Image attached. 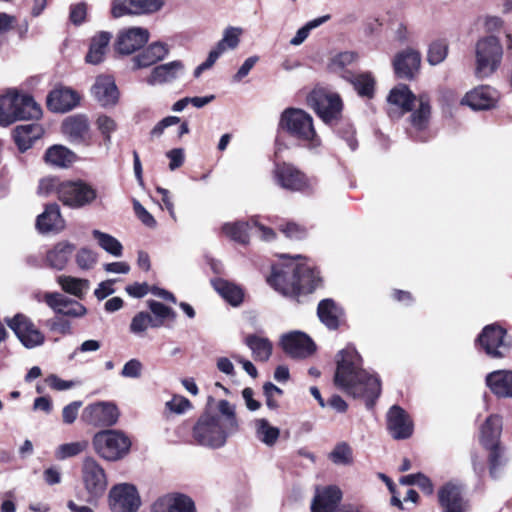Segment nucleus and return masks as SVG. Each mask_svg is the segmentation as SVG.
I'll list each match as a JSON object with an SVG mask.
<instances>
[{
	"mask_svg": "<svg viewBox=\"0 0 512 512\" xmlns=\"http://www.w3.org/2000/svg\"><path fill=\"white\" fill-rule=\"evenodd\" d=\"M335 385L353 398L361 399L371 409L381 394V382L376 374L362 368V357L348 345L336 355Z\"/></svg>",
	"mask_w": 512,
	"mask_h": 512,
	"instance_id": "nucleus-1",
	"label": "nucleus"
},
{
	"mask_svg": "<svg viewBox=\"0 0 512 512\" xmlns=\"http://www.w3.org/2000/svg\"><path fill=\"white\" fill-rule=\"evenodd\" d=\"M268 283L283 295L312 293L321 284L319 272L311 261L296 255L289 263L273 267Z\"/></svg>",
	"mask_w": 512,
	"mask_h": 512,
	"instance_id": "nucleus-2",
	"label": "nucleus"
},
{
	"mask_svg": "<svg viewBox=\"0 0 512 512\" xmlns=\"http://www.w3.org/2000/svg\"><path fill=\"white\" fill-rule=\"evenodd\" d=\"M279 127L309 149H315L321 145L311 115L302 109H285L281 114Z\"/></svg>",
	"mask_w": 512,
	"mask_h": 512,
	"instance_id": "nucleus-3",
	"label": "nucleus"
},
{
	"mask_svg": "<svg viewBox=\"0 0 512 512\" xmlns=\"http://www.w3.org/2000/svg\"><path fill=\"white\" fill-rule=\"evenodd\" d=\"M502 58L503 47L496 36L479 38L475 44V77L486 79L493 75L500 67Z\"/></svg>",
	"mask_w": 512,
	"mask_h": 512,
	"instance_id": "nucleus-4",
	"label": "nucleus"
},
{
	"mask_svg": "<svg viewBox=\"0 0 512 512\" xmlns=\"http://www.w3.org/2000/svg\"><path fill=\"white\" fill-rule=\"evenodd\" d=\"M234 434L224 427L218 417L210 413L201 415L192 429L194 441L200 446L211 449L223 447L227 439Z\"/></svg>",
	"mask_w": 512,
	"mask_h": 512,
	"instance_id": "nucleus-5",
	"label": "nucleus"
},
{
	"mask_svg": "<svg viewBox=\"0 0 512 512\" xmlns=\"http://www.w3.org/2000/svg\"><path fill=\"white\" fill-rule=\"evenodd\" d=\"M131 444L130 438L124 432L115 429L99 431L92 439L95 452L101 458L110 462L126 457Z\"/></svg>",
	"mask_w": 512,
	"mask_h": 512,
	"instance_id": "nucleus-6",
	"label": "nucleus"
},
{
	"mask_svg": "<svg viewBox=\"0 0 512 512\" xmlns=\"http://www.w3.org/2000/svg\"><path fill=\"white\" fill-rule=\"evenodd\" d=\"M81 479L89 502L97 501L104 495L108 486L107 475L104 468L91 456L82 461Z\"/></svg>",
	"mask_w": 512,
	"mask_h": 512,
	"instance_id": "nucleus-7",
	"label": "nucleus"
},
{
	"mask_svg": "<svg viewBox=\"0 0 512 512\" xmlns=\"http://www.w3.org/2000/svg\"><path fill=\"white\" fill-rule=\"evenodd\" d=\"M478 347L491 358H503L511 347L506 330L494 323L485 326L476 339Z\"/></svg>",
	"mask_w": 512,
	"mask_h": 512,
	"instance_id": "nucleus-8",
	"label": "nucleus"
},
{
	"mask_svg": "<svg viewBox=\"0 0 512 512\" xmlns=\"http://www.w3.org/2000/svg\"><path fill=\"white\" fill-rule=\"evenodd\" d=\"M308 102L325 123H332L341 115L342 100L336 93L322 88L314 89L308 96Z\"/></svg>",
	"mask_w": 512,
	"mask_h": 512,
	"instance_id": "nucleus-9",
	"label": "nucleus"
},
{
	"mask_svg": "<svg viewBox=\"0 0 512 512\" xmlns=\"http://www.w3.org/2000/svg\"><path fill=\"white\" fill-rule=\"evenodd\" d=\"M96 197V190L83 181H63L59 188V200L71 208L89 205Z\"/></svg>",
	"mask_w": 512,
	"mask_h": 512,
	"instance_id": "nucleus-10",
	"label": "nucleus"
},
{
	"mask_svg": "<svg viewBox=\"0 0 512 512\" xmlns=\"http://www.w3.org/2000/svg\"><path fill=\"white\" fill-rule=\"evenodd\" d=\"M273 176L281 188L289 191H309L315 185L313 179L308 178L295 166L285 162L275 165Z\"/></svg>",
	"mask_w": 512,
	"mask_h": 512,
	"instance_id": "nucleus-11",
	"label": "nucleus"
},
{
	"mask_svg": "<svg viewBox=\"0 0 512 512\" xmlns=\"http://www.w3.org/2000/svg\"><path fill=\"white\" fill-rule=\"evenodd\" d=\"M108 505L111 512H137L141 499L134 485L119 483L110 489Z\"/></svg>",
	"mask_w": 512,
	"mask_h": 512,
	"instance_id": "nucleus-12",
	"label": "nucleus"
},
{
	"mask_svg": "<svg viewBox=\"0 0 512 512\" xmlns=\"http://www.w3.org/2000/svg\"><path fill=\"white\" fill-rule=\"evenodd\" d=\"M119 415L113 402L99 401L87 405L82 411L81 419L95 427H110L117 423Z\"/></svg>",
	"mask_w": 512,
	"mask_h": 512,
	"instance_id": "nucleus-13",
	"label": "nucleus"
},
{
	"mask_svg": "<svg viewBox=\"0 0 512 512\" xmlns=\"http://www.w3.org/2000/svg\"><path fill=\"white\" fill-rule=\"evenodd\" d=\"M6 322L25 348L33 349L44 343V334L27 316L16 314L13 318H7Z\"/></svg>",
	"mask_w": 512,
	"mask_h": 512,
	"instance_id": "nucleus-14",
	"label": "nucleus"
},
{
	"mask_svg": "<svg viewBox=\"0 0 512 512\" xmlns=\"http://www.w3.org/2000/svg\"><path fill=\"white\" fill-rule=\"evenodd\" d=\"M164 0H112L111 15L114 18L139 16L160 11Z\"/></svg>",
	"mask_w": 512,
	"mask_h": 512,
	"instance_id": "nucleus-15",
	"label": "nucleus"
},
{
	"mask_svg": "<svg viewBox=\"0 0 512 512\" xmlns=\"http://www.w3.org/2000/svg\"><path fill=\"white\" fill-rule=\"evenodd\" d=\"M418 108L410 116V136L419 142H426L430 139L427 132L431 117L430 98L427 94H420L417 98Z\"/></svg>",
	"mask_w": 512,
	"mask_h": 512,
	"instance_id": "nucleus-16",
	"label": "nucleus"
},
{
	"mask_svg": "<svg viewBox=\"0 0 512 512\" xmlns=\"http://www.w3.org/2000/svg\"><path fill=\"white\" fill-rule=\"evenodd\" d=\"M387 430L395 440H404L412 436L414 425L409 414L400 406L393 405L386 414Z\"/></svg>",
	"mask_w": 512,
	"mask_h": 512,
	"instance_id": "nucleus-17",
	"label": "nucleus"
},
{
	"mask_svg": "<svg viewBox=\"0 0 512 512\" xmlns=\"http://www.w3.org/2000/svg\"><path fill=\"white\" fill-rule=\"evenodd\" d=\"M280 344L292 358H306L315 351V344L309 336L299 331L284 334Z\"/></svg>",
	"mask_w": 512,
	"mask_h": 512,
	"instance_id": "nucleus-18",
	"label": "nucleus"
},
{
	"mask_svg": "<svg viewBox=\"0 0 512 512\" xmlns=\"http://www.w3.org/2000/svg\"><path fill=\"white\" fill-rule=\"evenodd\" d=\"M149 31L142 27H131L118 33L116 50L129 55L142 48L149 40Z\"/></svg>",
	"mask_w": 512,
	"mask_h": 512,
	"instance_id": "nucleus-19",
	"label": "nucleus"
},
{
	"mask_svg": "<svg viewBox=\"0 0 512 512\" xmlns=\"http://www.w3.org/2000/svg\"><path fill=\"white\" fill-rule=\"evenodd\" d=\"M44 301L56 314L62 316L81 318L87 313L81 303L58 292L45 293Z\"/></svg>",
	"mask_w": 512,
	"mask_h": 512,
	"instance_id": "nucleus-20",
	"label": "nucleus"
},
{
	"mask_svg": "<svg viewBox=\"0 0 512 512\" xmlns=\"http://www.w3.org/2000/svg\"><path fill=\"white\" fill-rule=\"evenodd\" d=\"M498 101V92L489 85H479L468 91L461 100L473 110H488Z\"/></svg>",
	"mask_w": 512,
	"mask_h": 512,
	"instance_id": "nucleus-21",
	"label": "nucleus"
},
{
	"mask_svg": "<svg viewBox=\"0 0 512 512\" xmlns=\"http://www.w3.org/2000/svg\"><path fill=\"white\" fill-rule=\"evenodd\" d=\"M151 512H196V509L189 496L172 493L159 497L152 504Z\"/></svg>",
	"mask_w": 512,
	"mask_h": 512,
	"instance_id": "nucleus-22",
	"label": "nucleus"
},
{
	"mask_svg": "<svg viewBox=\"0 0 512 512\" xmlns=\"http://www.w3.org/2000/svg\"><path fill=\"white\" fill-rule=\"evenodd\" d=\"M420 64L421 55L412 48H406L397 53L393 59L395 74L402 79H412L418 72Z\"/></svg>",
	"mask_w": 512,
	"mask_h": 512,
	"instance_id": "nucleus-23",
	"label": "nucleus"
},
{
	"mask_svg": "<svg viewBox=\"0 0 512 512\" xmlns=\"http://www.w3.org/2000/svg\"><path fill=\"white\" fill-rule=\"evenodd\" d=\"M342 491L338 486L330 485L317 488L311 504L312 512H335L339 508Z\"/></svg>",
	"mask_w": 512,
	"mask_h": 512,
	"instance_id": "nucleus-24",
	"label": "nucleus"
},
{
	"mask_svg": "<svg viewBox=\"0 0 512 512\" xmlns=\"http://www.w3.org/2000/svg\"><path fill=\"white\" fill-rule=\"evenodd\" d=\"M80 102V95L67 87H58L47 96V106L53 112H68Z\"/></svg>",
	"mask_w": 512,
	"mask_h": 512,
	"instance_id": "nucleus-25",
	"label": "nucleus"
},
{
	"mask_svg": "<svg viewBox=\"0 0 512 512\" xmlns=\"http://www.w3.org/2000/svg\"><path fill=\"white\" fill-rule=\"evenodd\" d=\"M64 228L65 220L56 203L46 205L44 211L36 219V229L41 234L59 233Z\"/></svg>",
	"mask_w": 512,
	"mask_h": 512,
	"instance_id": "nucleus-26",
	"label": "nucleus"
},
{
	"mask_svg": "<svg viewBox=\"0 0 512 512\" xmlns=\"http://www.w3.org/2000/svg\"><path fill=\"white\" fill-rule=\"evenodd\" d=\"M184 70V64L179 60L161 64L152 69L146 82L151 86L172 83L184 74Z\"/></svg>",
	"mask_w": 512,
	"mask_h": 512,
	"instance_id": "nucleus-27",
	"label": "nucleus"
},
{
	"mask_svg": "<svg viewBox=\"0 0 512 512\" xmlns=\"http://www.w3.org/2000/svg\"><path fill=\"white\" fill-rule=\"evenodd\" d=\"M91 91L94 98L103 107L115 105L119 98L115 81L110 76H99L92 86Z\"/></svg>",
	"mask_w": 512,
	"mask_h": 512,
	"instance_id": "nucleus-28",
	"label": "nucleus"
},
{
	"mask_svg": "<svg viewBox=\"0 0 512 512\" xmlns=\"http://www.w3.org/2000/svg\"><path fill=\"white\" fill-rule=\"evenodd\" d=\"M438 498L444 512H465L467 510L461 489L455 484H445L439 490Z\"/></svg>",
	"mask_w": 512,
	"mask_h": 512,
	"instance_id": "nucleus-29",
	"label": "nucleus"
},
{
	"mask_svg": "<svg viewBox=\"0 0 512 512\" xmlns=\"http://www.w3.org/2000/svg\"><path fill=\"white\" fill-rule=\"evenodd\" d=\"M63 133L71 142L84 143L89 138V122L84 115L70 116L62 124Z\"/></svg>",
	"mask_w": 512,
	"mask_h": 512,
	"instance_id": "nucleus-30",
	"label": "nucleus"
},
{
	"mask_svg": "<svg viewBox=\"0 0 512 512\" xmlns=\"http://www.w3.org/2000/svg\"><path fill=\"white\" fill-rule=\"evenodd\" d=\"M169 53V48L165 43L154 42L147 46L142 52L136 55L132 61L135 69L149 67L163 60Z\"/></svg>",
	"mask_w": 512,
	"mask_h": 512,
	"instance_id": "nucleus-31",
	"label": "nucleus"
},
{
	"mask_svg": "<svg viewBox=\"0 0 512 512\" xmlns=\"http://www.w3.org/2000/svg\"><path fill=\"white\" fill-rule=\"evenodd\" d=\"M317 315L321 323H323L328 329L336 330L340 326V321L344 312L333 299L327 298L319 302Z\"/></svg>",
	"mask_w": 512,
	"mask_h": 512,
	"instance_id": "nucleus-32",
	"label": "nucleus"
},
{
	"mask_svg": "<svg viewBox=\"0 0 512 512\" xmlns=\"http://www.w3.org/2000/svg\"><path fill=\"white\" fill-rule=\"evenodd\" d=\"M486 384L497 397H512V371H493L486 376Z\"/></svg>",
	"mask_w": 512,
	"mask_h": 512,
	"instance_id": "nucleus-33",
	"label": "nucleus"
},
{
	"mask_svg": "<svg viewBox=\"0 0 512 512\" xmlns=\"http://www.w3.org/2000/svg\"><path fill=\"white\" fill-rule=\"evenodd\" d=\"M43 134L42 127L37 123H28L17 126L13 131V138L19 150L24 152L33 142Z\"/></svg>",
	"mask_w": 512,
	"mask_h": 512,
	"instance_id": "nucleus-34",
	"label": "nucleus"
},
{
	"mask_svg": "<svg viewBox=\"0 0 512 512\" xmlns=\"http://www.w3.org/2000/svg\"><path fill=\"white\" fill-rule=\"evenodd\" d=\"M502 432V420L498 415L489 416L481 427L480 441L486 449L501 447L499 438Z\"/></svg>",
	"mask_w": 512,
	"mask_h": 512,
	"instance_id": "nucleus-35",
	"label": "nucleus"
},
{
	"mask_svg": "<svg viewBox=\"0 0 512 512\" xmlns=\"http://www.w3.org/2000/svg\"><path fill=\"white\" fill-rule=\"evenodd\" d=\"M341 77L348 81L361 97L372 98L375 89V79L369 72L352 73L343 71Z\"/></svg>",
	"mask_w": 512,
	"mask_h": 512,
	"instance_id": "nucleus-36",
	"label": "nucleus"
},
{
	"mask_svg": "<svg viewBox=\"0 0 512 512\" xmlns=\"http://www.w3.org/2000/svg\"><path fill=\"white\" fill-rule=\"evenodd\" d=\"M75 250V245L68 241L58 242L46 254L48 265L56 270H62L67 265L70 257Z\"/></svg>",
	"mask_w": 512,
	"mask_h": 512,
	"instance_id": "nucleus-37",
	"label": "nucleus"
},
{
	"mask_svg": "<svg viewBox=\"0 0 512 512\" xmlns=\"http://www.w3.org/2000/svg\"><path fill=\"white\" fill-rule=\"evenodd\" d=\"M211 284L219 295L232 306H239L242 303L244 293L240 286L222 278L212 279Z\"/></svg>",
	"mask_w": 512,
	"mask_h": 512,
	"instance_id": "nucleus-38",
	"label": "nucleus"
},
{
	"mask_svg": "<svg viewBox=\"0 0 512 512\" xmlns=\"http://www.w3.org/2000/svg\"><path fill=\"white\" fill-rule=\"evenodd\" d=\"M416 99V96L405 84H399L395 86L390 91L387 98L388 102L399 107L402 113L411 111Z\"/></svg>",
	"mask_w": 512,
	"mask_h": 512,
	"instance_id": "nucleus-39",
	"label": "nucleus"
},
{
	"mask_svg": "<svg viewBox=\"0 0 512 512\" xmlns=\"http://www.w3.org/2000/svg\"><path fill=\"white\" fill-rule=\"evenodd\" d=\"M77 159L76 154L62 145H54L45 153L47 163L57 167H68Z\"/></svg>",
	"mask_w": 512,
	"mask_h": 512,
	"instance_id": "nucleus-40",
	"label": "nucleus"
},
{
	"mask_svg": "<svg viewBox=\"0 0 512 512\" xmlns=\"http://www.w3.org/2000/svg\"><path fill=\"white\" fill-rule=\"evenodd\" d=\"M242 33L243 30L240 27H227L223 31L221 40L218 41L216 46L210 52L216 54V58H219L225 51L234 50L239 45Z\"/></svg>",
	"mask_w": 512,
	"mask_h": 512,
	"instance_id": "nucleus-41",
	"label": "nucleus"
},
{
	"mask_svg": "<svg viewBox=\"0 0 512 512\" xmlns=\"http://www.w3.org/2000/svg\"><path fill=\"white\" fill-rule=\"evenodd\" d=\"M20 94L8 92L0 96V125L8 126L15 122L16 109Z\"/></svg>",
	"mask_w": 512,
	"mask_h": 512,
	"instance_id": "nucleus-42",
	"label": "nucleus"
},
{
	"mask_svg": "<svg viewBox=\"0 0 512 512\" xmlns=\"http://www.w3.org/2000/svg\"><path fill=\"white\" fill-rule=\"evenodd\" d=\"M245 344L252 351L256 361L266 362L272 354V343L269 339L257 335H248L245 338Z\"/></svg>",
	"mask_w": 512,
	"mask_h": 512,
	"instance_id": "nucleus-43",
	"label": "nucleus"
},
{
	"mask_svg": "<svg viewBox=\"0 0 512 512\" xmlns=\"http://www.w3.org/2000/svg\"><path fill=\"white\" fill-rule=\"evenodd\" d=\"M41 114V107L34 101L31 96L20 94L16 109L15 121L38 119L40 118Z\"/></svg>",
	"mask_w": 512,
	"mask_h": 512,
	"instance_id": "nucleus-44",
	"label": "nucleus"
},
{
	"mask_svg": "<svg viewBox=\"0 0 512 512\" xmlns=\"http://www.w3.org/2000/svg\"><path fill=\"white\" fill-rule=\"evenodd\" d=\"M111 34L100 32L91 40L89 51L86 55V61L90 64H98L103 60L107 46L110 42Z\"/></svg>",
	"mask_w": 512,
	"mask_h": 512,
	"instance_id": "nucleus-45",
	"label": "nucleus"
},
{
	"mask_svg": "<svg viewBox=\"0 0 512 512\" xmlns=\"http://www.w3.org/2000/svg\"><path fill=\"white\" fill-rule=\"evenodd\" d=\"M254 427L256 437L267 446H273L280 436V430L270 425L265 418L256 419Z\"/></svg>",
	"mask_w": 512,
	"mask_h": 512,
	"instance_id": "nucleus-46",
	"label": "nucleus"
},
{
	"mask_svg": "<svg viewBox=\"0 0 512 512\" xmlns=\"http://www.w3.org/2000/svg\"><path fill=\"white\" fill-rule=\"evenodd\" d=\"M217 409L219 414H213V416L218 417L227 430L237 433L239 424L236 417L235 406L227 400H220L217 404Z\"/></svg>",
	"mask_w": 512,
	"mask_h": 512,
	"instance_id": "nucleus-47",
	"label": "nucleus"
},
{
	"mask_svg": "<svg viewBox=\"0 0 512 512\" xmlns=\"http://www.w3.org/2000/svg\"><path fill=\"white\" fill-rule=\"evenodd\" d=\"M489 450V474L493 479H499L508 463V458L503 447H496Z\"/></svg>",
	"mask_w": 512,
	"mask_h": 512,
	"instance_id": "nucleus-48",
	"label": "nucleus"
},
{
	"mask_svg": "<svg viewBox=\"0 0 512 512\" xmlns=\"http://www.w3.org/2000/svg\"><path fill=\"white\" fill-rule=\"evenodd\" d=\"M57 282L65 292L78 298H82L85 291L89 288V281L87 279L72 276L61 275L57 278Z\"/></svg>",
	"mask_w": 512,
	"mask_h": 512,
	"instance_id": "nucleus-49",
	"label": "nucleus"
},
{
	"mask_svg": "<svg viewBox=\"0 0 512 512\" xmlns=\"http://www.w3.org/2000/svg\"><path fill=\"white\" fill-rule=\"evenodd\" d=\"M93 238L97 241L98 245L105 250L107 253L120 257L122 255L123 246L122 244L112 235L94 229L92 231Z\"/></svg>",
	"mask_w": 512,
	"mask_h": 512,
	"instance_id": "nucleus-50",
	"label": "nucleus"
},
{
	"mask_svg": "<svg viewBox=\"0 0 512 512\" xmlns=\"http://www.w3.org/2000/svg\"><path fill=\"white\" fill-rule=\"evenodd\" d=\"M250 222L225 223L222 232L230 239L241 244H247L249 240L248 230L252 227Z\"/></svg>",
	"mask_w": 512,
	"mask_h": 512,
	"instance_id": "nucleus-51",
	"label": "nucleus"
},
{
	"mask_svg": "<svg viewBox=\"0 0 512 512\" xmlns=\"http://www.w3.org/2000/svg\"><path fill=\"white\" fill-rule=\"evenodd\" d=\"M328 458L335 465L349 466L353 463V450L347 442L341 441L334 446Z\"/></svg>",
	"mask_w": 512,
	"mask_h": 512,
	"instance_id": "nucleus-52",
	"label": "nucleus"
},
{
	"mask_svg": "<svg viewBox=\"0 0 512 512\" xmlns=\"http://www.w3.org/2000/svg\"><path fill=\"white\" fill-rule=\"evenodd\" d=\"M148 307L155 316L153 318V328H159L163 326L165 320L167 319L174 321L176 318L175 311L161 302L150 300L148 302Z\"/></svg>",
	"mask_w": 512,
	"mask_h": 512,
	"instance_id": "nucleus-53",
	"label": "nucleus"
},
{
	"mask_svg": "<svg viewBox=\"0 0 512 512\" xmlns=\"http://www.w3.org/2000/svg\"><path fill=\"white\" fill-rule=\"evenodd\" d=\"M87 446L88 442L85 440L61 444L55 450V457L58 460H65L77 456L85 451Z\"/></svg>",
	"mask_w": 512,
	"mask_h": 512,
	"instance_id": "nucleus-54",
	"label": "nucleus"
},
{
	"mask_svg": "<svg viewBox=\"0 0 512 512\" xmlns=\"http://www.w3.org/2000/svg\"><path fill=\"white\" fill-rule=\"evenodd\" d=\"M153 317L145 311L138 312L131 320L130 332L137 336H143L149 327L153 328Z\"/></svg>",
	"mask_w": 512,
	"mask_h": 512,
	"instance_id": "nucleus-55",
	"label": "nucleus"
},
{
	"mask_svg": "<svg viewBox=\"0 0 512 512\" xmlns=\"http://www.w3.org/2000/svg\"><path fill=\"white\" fill-rule=\"evenodd\" d=\"M330 19V15H324L307 22L303 27L298 29L295 36L290 40V44L293 46H299L309 36L311 30L319 27Z\"/></svg>",
	"mask_w": 512,
	"mask_h": 512,
	"instance_id": "nucleus-56",
	"label": "nucleus"
},
{
	"mask_svg": "<svg viewBox=\"0 0 512 512\" xmlns=\"http://www.w3.org/2000/svg\"><path fill=\"white\" fill-rule=\"evenodd\" d=\"M448 54V44L443 40H437L430 44L427 60L431 65L443 62Z\"/></svg>",
	"mask_w": 512,
	"mask_h": 512,
	"instance_id": "nucleus-57",
	"label": "nucleus"
},
{
	"mask_svg": "<svg viewBox=\"0 0 512 512\" xmlns=\"http://www.w3.org/2000/svg\"><path fill=\"white\" fill-rule=\"evenodd\" d=\"M192 408V403L182 395H173V397L165 403V412L176 415L185 414Z\"/></svg>",
	"mask_w": 512,
	"mask_h": 512,
	"instance_id": "nucleus-58",
	"label": "nucleus"
},
{
	"mask_svg": "<svg viewBox=\"0 0 512 512\" xmlns=\"http://www.w3.org/2000/svg\"><path fill=\"white\" fill-rule=\"evenodd\" d=\"M97 253L86 247L81 248L75 256L78 267L82 270H90L97 263Z\"/></svg>",
	"mask_w": 512,
	"mask_h": 512,
	"instance_id": "nucleus-59",
	"label": "nucleus"
},
{
	"mask_svg": "<svg viewBox=\"0 0 512 512\" xmlns=\"http://www.w3.org/2000/svg\"><path fill=\"white\" fill-rule=\"evenodd\" d=\"M62 184L63 182L56 177H45L39 182L38 193L42 196H48L55 193L59 198V188Z\"/></svg>",
	"mask_w": 512,
	"mask_h": 512,
	"instance_id": "nucleus-60",
	"label": "nucleus"
},
{
	"mask_svg": "<svg viewBox=\"0 0 512 512\" xmlns=\"http://www.w3.org/2000/svg\"><path fill=\"white\" fill-rule=\"evenodd\" d=\"M263 392L266 397L267 407L271 410L277 409L279 405L276 400V396H281L283 394L282 389H280L271 382H266L263 385Z\"/></svg>",
	"mask_w": 512,
	"mask_h": 512,
	"instance_id": "nucleus-61",
	"label": "nucleus"
},
{
	"mask_svg": "<svg viewBox=\"0 0 512 512\" xmlns=\"http://www.w3.org/2000/svg\"><path fill=\"white\" fill-rule=\"evenodd\" d=\"M96 124L104 137L105 143L109 144L111 141V134L116 129L115 121L106 115H102L98 117Z\"/></svg>",
	"mask_w": 512,
	"mask_h": 512,
	"instance_id": "nucleus-62",
	"label": "nucleus"
},
{
	"mask_svg": "<svg viewBox=\"0 0 512 512\" xmlns=\"http://www.w3.org/2000/svg\"><path fill=\"white\" fill-rule=\"evenodd\" d=\"M280 230L287 238L294 240L303 239L307 235L306 228L294 222H288L281 225Z\"/></svg>",
	"mask_w": 512,
	"mask_h": 512,
	"instance_id": "nucleus-63",
	"label": "nucleus"
},
{
	"mask_svg": "<svg viewBox=\"0 0 512 512\" xmlns=\"http://www.w3.org/2000/svg\"><path fill=\"white\" fill-rule=\"evenodd\" d=\"M357 58L354 52H342L333 57L331 69L335 72L343 70L346 66L352 64Z\"/></svg>",
	"mask_w": 512,
	"mask_h": 512,
	"instance_id": "nucleus-64",
	"label": "nucleus"
}]
</instances>
